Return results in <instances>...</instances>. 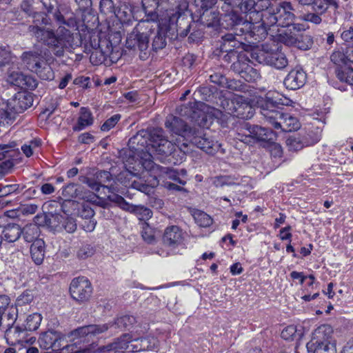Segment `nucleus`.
<instances>
[{
	"label": "nucleus",
	"mask_w": 353,
	"mask_h": 353,
	"mask_svg": "<svg viewBox=\"0 0 353 353\" xmlns=\"http://www.w3.org/2000/svg\"><path fill=\"white\" fill-rule=\"evenodd\" d=\"M21 234L24 240L28 243H33L36 240H42L39 239V228L34 224H30L26 225L23 230H21Z\"/></svg>",
	"instance_id": "obj_42"
},
{
	"label": "nucleus",
	"mask_w": 353,
	"mask_h": 353,
	"mask_svg": "<svg viewBox=\"0 0 353 353\" xmlns=\"http://www.w3.org/2000/svg\"><path fill=\"white\" fill-rule=\"evenodd\" d=\"M143 29L151 30L148 22L140 21L128 35L125 41V47L139 52V57L141 60L147 59L150 52L149 37L146 32H141Z\"/></svg>",
	"instance_id": "obj_4"
},
{
	"label": "nucleus",
	"mask_w": 353,
	"mask_h": 353,
	"mask_svg": "<svg viewBox=\"0 0 353 353\" xmlns=\"http://www.w3.org/2000/svg\"><path fill=\"white\" fill-rule=\"evenodd\" d=\"M42 320V316L39 313H34L32 314H30L25 321V324L23 325V328L26 331H34L40 325V323Z\"/></svg>",
	"instance_id": "obj_47"
},
{
	"label": "nucleus",
	"mask_w": 353,
	"mask_h": 353,
	"mask_svg": "<svg viewBox=\"0 0 353 353\" xmlns=\"http://www.w3.org/2000/svg\"><path fill=\"white\" fill-rule=\"evenodd\" d=\"M250 63V60L245 54H241L239 58L231 65V70L241 76L243 71L245 70V66Z\"/></svg>",
	"instance_id": "obj_48"
},
{
	"label": "nucleus",
	"mask_w": 353,
	"mask_h": 353,
	"mask_svg": "<svg viewBox=\"0 0 353 353\" xmlns=\"http://www.w3.org/2000/svg\"><path fill=\"white\" fill-rule=\"evenodd\" d=\"M297 32H293L292 29H288L278 35L279 42L288 46H293Z\"/></svg>",
	"instance_id": "obj_50"
},
{
	"label": "nucleus",
	"mask_w": 353,
	"mask_h": 353,
	"mask_svg": "<svg viewBox=\"0 0 353 353\" xmlns=\"http://www.w3.org/2000/svg\"><path fill=\"white\" fill-rule=\"evenodd\" d=\"M141 236L148 244H152L156 241L155 231L147 222L142 223Z\"/></svg>",
	"instance_id": "obj_51"
},
{
	"label": "nucleus",
	"mask_w": 353,
	"mask_h": 353,
	"mask_svg": "<svg viewBox=\"0 0 353 353\" xmlns=\"http://www.w3.org/2000/svg\"><path fill=\"white\" fill-rule=\"evenodd\" d=\"M134 176V174L132 172L126 170L124 171L121 172L117 176V181H119L120 183L123 185L125 187H130L131 185V180L132 177Z\"/></svg>",
	"instance_id": "obj_61"
},
{
	"label": "nucleus",
	"mask_w": 353,
	"mask_h": 353,
	"mask_svg": "<svg viewBox=\"0 0 353 353\" xmlns=\"http://www.w3.org/2000/svg\"><path fill=\"white\" fill-rule=\"evenodd\" d=\"M12 77L14 78L12 83L17 86L25 87L30 90H34L37 87V81L31 76L17 73L16 74H12Z\"/></svg>",
	"instance_id": "obj_33"
},
{
	"label": "nucleus",
	"mask_w": 353,
	"mask_h": 353,
	"mask_svg": "<svg viewBox=\"0 0 353 353\" xmlns=\"http://www.w3.org/2000/svg\"><path fill=\"white\" fill-rule=\"evenodd\" d=\"M275 129H281L283 132H292L299 130L301 123L299 119L288 112H282V115L276 120L272 125Z\"/></svg>",
	"instance_id": "obj_20"
},
{
	"label": "nucleus",
	"mask_w": 353,
	"mask_h": 353,
	"mask_svg": "<svg viewBox=\"0 0 353 353\" xmlns=\"http://www.w3.org/2000/svg\"><path fill=\"white\" fill-rule=\"evenodd\" d=\"M199 21L204 26L216 28L220 26L221 17H219V12L216 11L206 8L200 14Z\"/></svg>",
	"instance_id": "obj_30"
},
{
	"label": "nucleus",
	"mask_w": 353,
	"mask_h": 353,
	"mask_svg": "<svg viewBox=\"0 0 353 353\" xmlns=\"http://www.w3.org/2000/svg\"><path fill=\"white\" fill-rule=\"evenodd\" d=\"M161 131L159 128H152L150 130H142L139 131L134 136L129 139V146L137 151H150L152 147V140L154 138H159L161 136Z\"/></svg>",
	"instance_id": "obj_9"
},
{
	"label": "nucleus",
	"mask_w": 353,
	"mask_h": 353,
	"mask_svg": "<svg viewBox=\"0 0 353 353\" xmlns=\"http://www.w3.org/2000/svg\"><path fill=\"white\" fill-rule=\"evenodd\" d=\"M28 30L38 41L42 42L48 46L56 41L57 36L54 32L48 28H41L38 26H30Z\"/></svg>",
	"instance_id": "obj_22"
},
{
	"label": "nucleus",
	"mask_w": 353,
	"mask_h": 353,
	"mask_svg": "<svg viewBox=\"0 0 353 353\" xmlns=\"http://www.w3.org/2000/svg\"><path fill=\"white\" fill-rule=\"evenodd\" d=\"M241 12L245 15V19L238 12L234 10L221 15L220 27L226 30H234L236 35L245 34V39L250 37L256 41V36L253 34V30L254 28L258 25V22L251 21L245 12L242 10Z\"/></svg>",
	"instance_id": "obj_3"
},
{
	"label": "nucleus",
	"mask_w": 353,
	"mask_h": 353,
	"mask_svg": "<svg viewBox=\"0 0 353 353\" xmlns=\"http://www.w3.org/2000/svg\"><path fill=\"white\" fill-rule=\"evenodd\" d=\"M22 60L28 68L32 71L43 59L41 52L38 51L24 52L21 56Z\"/></svg>",
	"instance_id": "obj_34"
},
{
	"label": "nucleus",
	"mask_w": 353,
	"mask_h": 353,
	"mask_svg": "<svg viewBox=\"0 0 353 353\" xmlns=\"http://www.w3.org/2000/svg\"><path fill=\"white\" fill-rule=\"evenodd\" d=\"M241 183V179L239 176L235 175H225L216 176L214 179V184L216 187H223L224 185H239Z\"/></svg>",
	"instance_id": "obj_44"
},
{
	"label": "nucleus",
	"mask_w": 353,
	"mask_h": 353,
	"mask_svg": "<svg viewBox=\"0 0 353 353\" xmlns=\"http://www.w3.org/2000/svg\"><path fill=\"white\" fill-rule=\"evenodd\" d=\"M6 101L0 103V125H10L14 122V114L8 110Z\"/></svg>",
	"instance_id": "obj_45"
},
{
	"label": "nucleus",
	"mask_w": 353,
	"mask_h": 353,
	"mask_svg": "<svg viewBox=\"0 0 353 353\" xmlns=\"http://www.w3.org/2000/svg\"><path fill=\"white\" fill-rule=\"evenodd\" d=\"M120 119V114H114L103 123V124L101 126V130L104 132L109 131L110 129H112L116 125V124L119 122Z\"/></svg>",
	"instance_id": "obj_63"
},
{
	"label": "nucleus",
	"mask_w": 353,
	"mask_h": 353,
	"mask_svg": "<svg viewBox=\"0 0 353 353\" xmlns=\"http://www.w3.org/2000/svg\"><path fill=\"white\" fill-rule=\"evenodd\" d=\"M99 10L101 13L105 15L114 14L116 10L114 1L112 0H101Z\"/></svg>",
	"instance_id": "obj_59"
},
{
	"label": "nucleus",
	"mask_w": 353,
	"mask_h": 353,
	"mask_svg": "<svg viewBox=\"0 0 353 353\" xmlns=\"http://www.w3.org/2000/svg\"><path fill=\"white\" fill-rule=\"evenodd\" d=\"M159 6H161V3H159V1L154 0H142L143 10L148 16V19L144 21L148 22V26L151 23L150 21H154L157 19L156 10Z\"/></svg>",
	"instance_id": "obj_35"
},
{
	"label": "nucleus",
	"mask_w": 353,
	"mask_h": 353,
	"mask_svg": "<svg viewBox=\"0 0 353 353\" xmlns=\"http://www.w3.org/2000/svg\"><path fill=\"white\" fill-rule=\"evenodd\" d=\"M323 14L324 13H319L317 12H307L302 16V19L315 25H319L322 22L321 15Z\"/></svg>",
	"instance_id": "obj_62"
},
{
	"label": "nucleus",
	"mask_w": 353,
	"mask_h": 353,
	"mask_svg": "<svg viewBox=\"0 0 353 353\" xmlns=\"http://www.w3.org/2000/svg\"><path fill=\"white\" fill-rule=\"evenodd\" d=\"M242 98L225 99L221 105L225 113L242 119H249L254 115V109L249 103L243 101Z\"/></svg>",
	"instance_id": "obj_8"
},
{
	"label": "nucleus",
	"mask_w": 353,
	"mask_h": 353,
	"mask_svg": "<svg viewBox=\"0 0 353 353\" xmlns=\"http://www.w3.org/2000/svg\"><path fill=\"white\" fill-rule=\"evenodd\" d=\"M137 322L136 317L132 315H124L117 318L113 323H108L109 328L115 327L119 329H130Z\"/></svg>",
	"instance_id": "obj_40"
},
{
	"label": "nucleus",
	"mask_w": 353,
	"mask_h": 353,
	"mask_svg": "<svg viewBox=\"0 0 353 353\" xmlns=\"http://www.w3.org/2000/svg\"><path fill=\"white\" fill-rule=\"evenodd\" d=\"M185 232L177 225L168 226L163 232L162 241L164 245L174 249L184 244Z\"/></svg>",
	"instance_id": "obj_17"
},
{
	"label": "nucleus",
	"mask_w": 353,
	"mask_h": 353,
	"mask_svg": "<svg viewBox=\"0 0 353 353\" xmlns=\"http://www.w3.org/2000/svg\"><path fill=\"white\" fill-rule=\"evenodd\" d=\"M221 50L223 53H225L223 55V60L228 63L235 61L241 54L236 50L228 48L225 43L221 46Z\"/></svg>",
	"instance_id": "obj_53"
},
{
	"label": "nucleus",
	"mask_w": 353,
	"mask_h": 353,
	"mask_svg": "<svg viewBox=\"0 0 353 353\" xmlns=\"http://www.w3.org/2000/svg\"><path fill=\"white\" fill-rule=\"evenodd\" d=\"M319 140L320 138H319L318 136H316L315 138H307V137L301 138V136L299 135V137H290L287 139L286 143L290 150L299 151L305 146L314 145V143H317Z\"/></svg>",
	"instance_id": "obj_26"
},
{
	"label": "nucleus",
	"mask_w": 353,
	"mask_h": 353,
	"mask_svg": "<svg viewBox=\"0 0 353 353\" xmlns=\"http://www.w3.org/2000/svg\"><path fill=\"white\" fill-rule=\"evenodd\" d=\"M241 10L251 21L258 22L253 34L256 41L266 38L271 26L290 27L296 19L290 2L277 3L276 0H246L241 5Z\"/></svg>",
	"instance_id": "obj_1"
},
{
	"label": "nucleus",
	"mask_w": 353,
	"mask_h": 353,
	"mask_svg": "<svg viewBox=\"0 0 353 353\" xmlns=\"http://www.w3.org/2000/svg\"><path fill=\"white\" fill-rule=\"evenodd\" d=\"M161 7L166 11L173 12V13L170 14V21H174L176 18L177 35L181 37H186L191 27L188 17H185L183 15L188 8L187 0H164Z\"/></svg>",
	"instance_id": "obj_5"
},
{
	"label": "nucleus",
	"mask_w": 353,
	"mask_h": 353,
	"mask_svg": "<svg viewBox=\"0 0 353 353\" xmlns=\"http://www.w3.org/2000/svg\"><path fill=\"white\" fill-rule=\"evenodd\" d=\"M93 123L94 117L91 110L88 108L81 107L77 122L73 126L72 130L75 132H79L87 127L91 126Z\"/></svg>",
	"instance_id": "obj_28"
},
{
	"label": "nucleus",
	"mask_w": 353,
	"mask_h": 353,
	"mask_svg": "<svg viewBox=\"0 0 353 353\" xmlns=\"http://www.w3.org/2000/svg\"><path fill=\"white\" fill-rule=\"evenodd\" d=\"M143 166L145 170L152 172L154 174H157L159 176H161L163 174H166L168 178L174 181L177 183L182 185H184L186 183V179H181L180 175L177 173V170L162 167L154 163L150 160H145L143 163Z\"/></svg>",
	"instance_id": "obj_18"
},
{
	"label": "nucleus",
	"mask_w": 353,
	"mask_h": 353,
	"mask_svg": "<svg viewBox=\"0 0 353 353\" xmlns=\"http://www.w3.org/2000/svg\"><path fill=\"white\" fill-rule=\"evenodd\" d=\"M114 14L120 21L125 22L128 21L131 16V10L126 5L121 6L117 8Z\"/></svg>",
	"instance_id": "obj_58"
},
{
	"label": "nucleus",
	"mask_w": 353,
	"mask_h": 353,
	"mask_svg": "<svg viewBox=\"0 0 353 353\" xmlns=\"http://www.w3.org/2000/svg\"><path fill=\"white\" fill-rule=\"evenodd\" d=\"M159 130L161 131V136L159 138H154V140H152L151 148L158 154L169 156L175 151L176 146L165 139L162 128H159Z\"/></svg>",
	"instance_id": "obj_21"
},
{
	"label": "nucleus",
	"mask_w": 353,
	"mask_h": 353,
	"mask_svg": "<svg viewBox=\"0 0 353 353\" xmlns=\"http://www.w3.org/2000/svg\"><path fill=\"white\" fill-rule=\"evenodd\" d=\"M109 329V324L89 325L79 327L72 332L71 335L75 337L88 336L103 333Z\"/></svg>",
	"instance_id": "obj_27"
},
{
	"label": "nucleus",
	"mask_w": 353,
	"mask_h": 353,
	"mask_svg": "<svg viewBox=\"0 0 353 353\" xmlns=\"http://www.w3.org/2000/svg\"><path fill=\"white\" fill-rule=\"evenodd\" d=\"M38 343L40 347L52 350L54 353H63L65 350L73 349V345L68 343L65 335L54 330L42 332L38 339Z\"/></svg>",
	"instance_id": "obj_6"
},
{
	"label": "nucleus",
	"mask_w": 353,
	"mask_h": 353,
	"mask_svg": "<svg viewBox=\"0 0 353 353\" xmlns=\"http://www.w3.org/2000/svg\"><path fill=\"white\" fill-rule=\"evenodd\" d=\"M313 43V38L311 35L303 32H297L293 47L302 50H307L312 47Z\"/></svg>",
	"instance_id": "obj_41"
},
{
	"label": "nucleus",
	"mask_w": 353,
	"mask_h": 353,
	"mask_svg": "<svg viewBox=\"0 0 353 353\" xmlns=\"http://www.w3.org/2000/svg\"><path fill=\"white\" fill-rule=\"evenodd\" d=\"M3 236L2 238L10 243H12L19 239L21 234V229L17 224H8L4 227L2 232Z\"/></svg>",
	"instance_id": "obj_38"
},
{
	"label": "nucleus",
	"mask_w": 353,
	"mask_h": 353,
	"mask_svg": "<svg viewBox=\"0 0 353 353\" xmlns=\"http://www.w3.org/2000/svg\"><path fill=\"white\" fill-rule=\"evenodd\" d=\"M32 72L36 73L43 80H51L54 78L51 66L44 59Z\"/></svg>",
	"instance_id": "obj_39"
},
{
	"label": "nucleus",
	"mask_w": 353,
	"mask_h": 353,
	"mask_svg": "<svg viewBox=\"0 0 353 353\" xmlns=\"http://www.w3.org/2000/svg\"><path fill=\"white\" fill-rule=\"evenodd\" d=\"M62 195L65 200L70 201L72 199H83V188L76 183H70L65 186L62 191Z\"/></svg>",
	"instance_id": "obj_36"
},
{
	"label": "nucleus",
	"mask_w": 353,
	"mask_h": 353,
	"mask_svg": "<svg viewBox=\"0 0 353 353\" xmlns=\"http://www.w3.org/2000/svg\"><path fill=\"white\" fill-rule=\"evenodd\" d=\"M165 127L170 133L181 136L188 140L196 133V127L190 126L182 119L172 114L166 117Z\"/></svg>",
	"instance_id": "obj_13"
},
{
	"label": "nucleus",
	"mask_w": 353,
	"mask_h": 353,
	"mask_svg": "<svg viewBox=\"0 0 353 353\" xmlns=\"http://www.w3.org/2000/svg\"><path fill=\"white\" fill-rule=\"evenodd\" d=\"M209 79L212 83L220 86L227 85L230 89H236V87L233 84H236V81H230L229 83L226 77L220 72H214L210 75Z\"/></svg>",
	"instance_id": "obj_49"
},
{
	"label": "nucleus",
	"mask_w": 353,
	"mask_h": 353,
	"mask_svg": "<svg viewBox=\"0 0 353 353\" xmlns=\"http://www.w3.org/2000/svg\"><path fill=\"white\" fill-rule=\"evenodd\" d=\"M252 57L259 63L268 65L279 70L285 68L288 64L286 56L279 50H261L252 53Z\"/></svg>",
	"instance_id": "obj_10"
},
{
	"label": "nucleus",
	"mask_w": 353,
	"mask_h": 353,
	"mask_svg": "<svg viewBox=\"0 0 353 353\" xmlns=\"http://www.w3.org/2000/svg\"><path fill=\"white\" fill-rule=\"evenodd\" d=\"M34 299V294L32 290H26L16 300V306H23L30 304Z\"/></svg>",
	"instance_id": "obj_54"
},
{
	"label": "nucleus",
	"mask_w": 353,
	"mask_h": 353,
	"mask_svg": "<svg viewBox=\"0 0 353 353\" xmlns=\"http://www.w3.org/2000/svg\"><path fill=\"white\" fill-rule=\"evenodd\" d=\"M280 104L269 97H266L259 102L260 113L265 121L272 126L280 115H282L283 110L279 106Z\"/></svg>",
	"instance_id": "obj_14"
},
{
	"label": "nucleus",
	"mask_w": 353,
	"mask_h": 353,
	"mask_svg": "<svg viewBox=\"0 0 353 353\" xmlns=\"http://www.w3.org/2000/svg\"><path fill=\"white\" fill-rule=\"evenodd\" d=\"M191 118L194 125H198L200 128H195L196 133L190 137V141L206 153L214 154L220 148L221 144L215 141L209 133L204 132L203 128H207L209 125V117L204 112L194 110L192 111Z\"/></svg>",
	"instance_id": "obj_2"
},
{
	"label": "nucleus",
	"mask_w": 353,
	"mask_h": 353,
	"mask_svg": "<svg viewBox=\"0 0 353 353\" xmlns=\"http://www.w3.org/2000/svg\"><path fill=\"white\" fill-rule=\"evenodd\" d=\"M332 334L333 330L328 325H322L314 330L312 341L316 347L314 353H328L330 350L336 352L335 343L330 341Z\"/></svg>",
	"instance_id": "obj_7"
},
{
	"label": "nucleus",
	"mask_w": 353,
	"mask_h": 353,
	"mask_svg": "<svg viewBox=\"0 0 353 353\" xmlns=\"http://www.w3.org/2000/svg\"><path fill=\"white\" fill-rule=\"evenodd\" d=\"M249 136L259 142H270L274 139L273 132L266 128L256 125H246Z\"/></svg>",
	"instance_id": "obj_23"
},
{
	"label": "nucleus",
	"mask_w": 353,
	"mask_h": 353,
	"mask_svg": "<svg viewBox=\"0 0 353 353\" xmlns=\"http://www.w3.org/2000/svg\"><path fill=\"white\" fill-rule=\"evenodd\" d=\"M54 17L60 25H65L68 28H74L77 25L74 14L71 10L65 12L64 14L58 10L54 14Z\"/></svg>",
	"instance_id": "obj_37"
},
{
	"label": "nucleus",
	"mask_w": 353,
	"mask_h": 353,
	"mask_svg": "<svg viewBox=\"0 0 353 353\" xmlns=\"http://www.w3.org/2000/svg\"><path fill=\"white\" fill-rule=\"evenodd\" d=\"M65 43L62 39L56 37V41L52 44H49L48 47L51 49V51L57 57H62L64 53Z\"/></svg>",
	"instance_id": "obj_56"
},
{
	"label": "nucleus",
	"mask_w": 353,
	"mask_h": 353,
	"mask_svg": "<svg viewBox=\"0 0 353 353\" xmlns=\"http://www.w3.org/2000/svg\"><path fill=\"white\" fill-rule=\"evenodd\" d=\"M90 61L93 65H98L101 64L105 59V54L101 50H95L91 53L90 57Z\"/></svg>",
	"instance_id": "obj_64"
},
{
	"label": "nucleus",
	"mask_w": 353,
	"mask_h": 353,
	"mask_svg": "<svg viewBox=\"0 0 353 353\" xmlns=\"http://www.w3.org/2000/svg\"><path fill=\"white\" fill-rule=\"evenodd\" d=\"M216 91L217 89L214 86L203 85L194 92V95L201 100L210 101L214 98Z\"/></svg>",
	"instance_id": "obj_43"
},
{
	"label": "nucleus",
	"mask_w": 353,
	"mask_h": 353,
	"mask_svg": "<svg viewBox=\"0 0 353 353\" xmlns=\"http://www.w3.org/2000/svg\"><path fill=\"white\" fill-rule=\"evenodd\" d=\"M336 77L341 81L353 85V70L346 68L344 70H337Z\"/></svg>",
	"instance_id": "obj_55"
},
{
	"label": "nucleus",
	"mask_w": 353,
	"mask_h": 353,
	"mask_svg": "<svg viewBox=\"0 0 353 353\" xmlns=\"http://www.w3.org/2000/svg\"><path fill=\"white\" fill-rule=\"evenodd\" d=\"M168 27L166 26H159L154 37L152 39V50L154 52H157L160 50L163 49L167 44Z\"/></svg>",
	"instance_id": "obj_31"
},
{
	"label": "nucleus",
	"mask_w": 353,
	"mask_h": 353,
	"mask_svg": "<svg viewBox=\"0 0 353 353\" xmlns=\"http://www.w3.org/2000/svg\"><path fill=\"white\" fill-rule=\"evenodd\" d=\"M131 341V336L128 334H123L114 342L99 348L101 352H124L128 348V344Z\"/></svg>",
	"instance_id": "obj_25"
},
{
	"label": "nucleus",
	"mask_w": 353,
	"mask_h": 353,
	"mask_svg": "<svg viewBox=\"0 0 353 353\" xmlns=\"http://www.w3.org/2000/svg\"><path fill=\"white\" fill-rule=\"evenodd\" d=\"M33 99L30 94L20 92L14 94L13 98L6 101L8 105V110L14 114V121L16 115L23 112L32 105Z\"/></svg>",
	"instance_id": "obj_15"
},
{
	"label": "nucleus",
	"mask_w": 353,
	"mask_h": 353,
	"mask_svg": "<svg viewBox=\"0 0 353 353\" xmlns=\"http://www.w3.org/2000/svg\"><path fill=\"white\" fill-rule=\"evenodd\" d=\"M154 185L155 184H154L153 185L146 184L145 183H143L141 180H134L132 181L130 185L131 188L136 189L141 192H143L148 195L151 194Z\"/></svg>",
	"instance_id": "obj_57"
},
{
	"label": "nucleus",
	"mask_w": 353,
	"mask_h": 353,
	"mask_svg": "<svg viewBox=\"0 0 353 353\" xmlns=\"http://www.w3.org/2000/svg\"><path fill=\"white\" fill-rule=\"evenodd\" d=\"M32 259L37 265L43 263L45 256V242L43 240H36L30 246Z\"/></svg>",
	"instance_id": "obj_32"
},
{
	"label": "nucleus",
	"mask_w": 353,
	"mask_h": 353,
	"mask_svg": "<svg viewBox=\"0 0 353 353\" xmlns=\"http://www.w3.org/2000/svg\"><path fill=\"white\" fill-rule=\"evenodd\" d=\"M72 298L79 303L88 302L92 294V287L90 281L84 276L72 280L70 285Z\"/></svg>",
	"instance_id": "obj_11"
},
{
	"label": "nucleus",
	"mask_w": 353,
	"mask_h": 353,
	"mask_svg": "<svg viewBox=\"0 0 353 353\" xmlns=\"http://www.w3.org/2000/svg\"><path fill=\"white\" fill-rule=\"evenodd\" d=\"M110 199L116 202L123 210L134 213L140 221H143V222H146L152 216V212L148 208L143 205L130 204L121 196L118 194L113 195V198Z\"/></svg>",
	"instance_id": "obj_16"
},
{
	"label": "nucleus",
	"mask_w": 353,
	"mask_h": 353,
	"mask_svg": "<svg viewBox=\"0 0 353 353\" xmlns=\"http://www.w3.org/2000/svg\"><path fill=\"white\" fill-rule=\"evenodd\" d=\"M26 336V331L23 327L19 326H10L5 331V337L7 341L12 345L23 343Z\"/></svg>",
	"instance_id": "obj_29"
},
{
	"label": "nucleus",
	"mask_w": 353,
	"mask_h": 353,
	"mask_svg": "<svg viewBox=\"0 0 353 353\" xmlns=\"http://www.w3.org/2000/svg\"><path fill=\"white\" fill-rule=\"evenodd\" d=\"M50 217L47 215L39 216L37 215L35 219L44 218L43 223L54 228L55 230L65 229L68 233H73L77 230V223L74 218L68 216H63L59 214H50Z\"/></svg>",
	"instance_id": "obj_12"
},
{
	"label": "nucleus",
	"mask_w": 353,
	"mask_h": 353,
	"mask_svg": "<svg viewBox=\"0 0 353 353\" xmlns=\"http://www.w3.org/2000/svg\"><path fill=\"white\" fill-rule=\"evenodd\" d=\"M330 61L338 67L347 65V51L344 52L342 48L334 50L330 55Z\"/></svg>",
	"instance_id": "obj_46"
},
{
	"label": "nucleus",
	"mask_w": 353,
	"mask_h": 353,
	"mask_svg": "<svg viewBox=\"0 0 353 353\" xmlns=\"http://www.w3.org/2000/svg\"><path fill=\"white\" fill-rule=\"evenodd\" d=\"M240 77L248 82H254L260 79L261 75L258 70L249 63Z\"/></svg>",
	"instance_id": "obj_52"
},
{
	"label": "nucleus",
	"mask_w": 353,
	"mask_h": 353,
	"mask_svg": "<svg viewBox=\"0 0 353 353\" xmlns=\"http://www.w3.org/2000/svg\"><path fill=\"white\" fill-rule=\"evenodd\" d=\"M306 79L305 72L301 68H295L284 79L283 84L287 89L294 90L303 87Z\"/></svg>",
	"instance_id": "obj_19"
},
{
	"label": "nucleus",
	"mask_w": 353,
	"mask_h": 353,
	"mask_svg": "<svg viewBox=\"0 0 353 353\" xmlns=\"http://www.w3.org/2000/svg\"><path fill=\"white\" fill-rule=\"evenodd\" d=\"M194 219L196 222L201 227H208L210 226L212 223V219L211 217L203 212H199L195 213Z\"/></svg>",
	"instance_id": "obj_60"
},
{
	"label": "nucleus",
	"mask_w": 353,
	"mask_h": 353,
	"mask_svg": "<svg viewBox=\"0 0 353 353\" xmlns=\"http://www.w3.org/2000/svg\"><path fill=\"white\" fill-rule=\"evenodd\" d=\"M17 146L16 141H10L8 144L0 145V161L7 159L18 163L20 161L21 152Z\"/></svg>",
	"instance_id": "obj_24"
}]
</instances>
